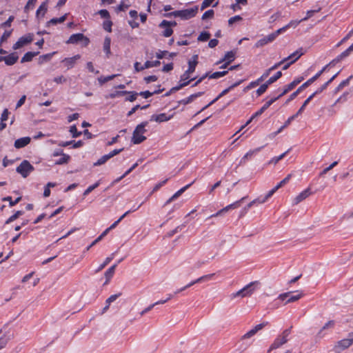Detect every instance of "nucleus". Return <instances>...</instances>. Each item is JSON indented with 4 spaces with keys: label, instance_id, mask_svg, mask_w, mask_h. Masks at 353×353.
Returning <instances> with one entry per match:
<instances>
[{
    "label": "nucleus",
    "instance_id": "42",
    "mask_svg": "<svg viewBox=\"0 0 353 353\" xmlns=\"http://www.w3.org/2000/svg\"><path fill=\"white\" fill-rule=\"evenodd\" d=\"M210 33L209 32L203 31L199 35L197 40L199 41H207L210 38Z\"/></svg>",
    "mask_w": 353,
    "mask_h": 353
},
{
    "label": "nucleus",
    "instance_id": "61",
    "mask_svg": "<svg viewBox=\"0 0 353 353\" xmlns=\"http://www.w3.org/2000/svg\"><path fill=\"white\" fill-rule=\"evenodd\" d=\"M99 181H97L92 185L89 186L83 192V196H86L90 194L92 190L97 188L99 185Z\"/></svg>",
    "mask_w": 353,
    "mask_h": 353
},
{
    "label": "nucleus",
    "instance_id": "57",
    "mask_svg": "<svg viewBox=\"0 0 353 353\" xmlns=\"http://www.w3.org/2000/svg\"><path fill=\"white\" fill-rule=\"evenodd\" d=\"M214 10L212 9H210V10H208L207 11H205L203 15H202V17H201V19L202 20H205L208 18H213L214 17Z\"/></svg>",
    "mask_w": 353,
    "mask_h": 353
},
{
    "label": "nucleus",
    "instance_id": "56",
    "mask_svg": "<svg viewBox=\"0 0 353 353\" xmlns=\"http://www.w3.org/2000/svg\"><path fill=\"white\" fill-rule=\"evenodd\" d=\"M113 259V254L111 256L107 257L104 262L98 268L96 272L101 271Z\"/></svg>",
    "mask_w": 353,
    "mask_h": 353
},
{
    "label": "nucleus",
    "instance_id": "4",
    "mask_svg": "<svg viewBox=\"0 0 353 353\" xmlns=\"http://www.w3.org/2000/svg\"><path fill=\"white\" fill-rule=\"evenodd\" d=\"M17 172L23 178H26L31 172L34 170V167L27 160L23 161L17 168Z\"/></svg>",
    "mask_w": 353,
    "mask_h": 353
},
{
    "label": "nucleus",
    "instance_id": "24",
    "mask_svg": "<svg viewBox=\"0 0 353 353\" xmlns=\"http://www.w3.org/2000/svg\"><path fill=\"white\" fill-rule=\"evenodd\" d=\"M170 116H167L165 113H161L159 114H153L151 116L150 121H155L157 122H163L170 120Z\"/></svg>",
    "mask_w": 353,
    "mask_h": 353
},
{
    "label": "nucleus",
    "instance_id": "50",
    "mask_svg": "<svg viewBox=\"0 0 353 353\" xmlns=\"http://www.w3.org/2000/svg\"><path fill=\"white\" fill-rule=\"evenodd\" d=\"M269 85L265 82L263 83L256 91L257 96H261L263 94L268 88Z\"/></svg>",
    "mask_w": 353,
    "mask_h": 353
},
{
    "label": "nucleus",
    "instance_id": "40",
    "mask_svg": "<svg viewBox=\"0 0 353 353\" xmlns=\"http://www.w3.org/2000/svg\"><path fill=\"white\" fill-rule=\"evenodd\" d=\"M160 64H161V61L159 60H156V61H146L143 64V68L147 69V68H152V67H157V66L160 65Z\"/></svg>",
    "mask_w": 353,
    "mask_h": 353
},
{
    "label": "nucleus",
    "instance_id": "45",
    "mask_svg": "<svg viewBox=\"0 0 353 353\" xmlns=\"http://www.w3.org/2000/svg\"><path fill=\"white\" fill-rule=\"evenodd\" d=\"M113 23H112V21L110 20V19H107V20H105L103 22V28L108 32H112V26Z\"/></svg>",
    "mask_w": 353,
    "mask_h": 353
},
{
    "label": "nucleus",
    "instance_id": "43",
    "mask_svg": "<svg viewBox=\"0 0 353 353\" xmlns=\"http://www.w3.org/2000/svg\"><path fill=\"white\" fill-rule=\"evenodd\" d=\"M228 73V70H223L220 72H215L209 76V79H219L225 76Z\"/></svg>",
    "mask_w": 353,
    "mask_h": 353
},
{
    "label": "nucleus",
    "instance_id": "47",
    "mask_svg": "<svg viewBox=\"0 0 353 353\" xmlns=\"http://www.w3.org/2000/svg\"><path fill=\"white\" fill-rule=\"evenodd\" d=\"M23 214V211L19 210L17 211L15 214H14L12 216H11L9 219H7L6 221V224H9L10 223L14 221L17 219H18L20 216H21Z\"/></svg>",
    "mask_w": 353,
    "mask_h": 353
},
{
    "label": "nucleus",
    "instance_id": "15",
    "mask_svg": "<svg viewBox=\"0 0 353 353\" xmlns=\"http://www.w3.org/2000/svg\"><path fill=\"white\" fill-rule=\"evenodd\" d=\"M195 63L188 64V70L181 76V81L190 79V74L195 71Z\"/></svg>",
    "mask_w": 353,
    "mask_h": 353
},
{
    "label": "nucleus",
    "instance_id": "9",
    "mask_svg": "<svg viewBox=\"0 0 353 353\" xmlns=\"http://www.w3.org/2000/svg\"><path fill=\"white\" fill-rule=\"evenodd\" d=\"M312 194L310 188H307L303 192H301L299 195H297L293 200V205H297L305 199H307L310 195Z\"/></svg>",
    "mask_w": 353,
    "mask_h": 353
},
{
    "label": "nucleus",
    "instance_id": "41",
    "mask_svg": "<svg viewBox=\"0 0 353 353\" xmlns=\"http://www.w3.org/2000/svg\"><path fill=\"white\" fill-rule=\"evenodd\" d=\"M129 92L126 90L115 91L110 93L108 96L106 97V98L114 99L117 97L126 95Z\"/></svg>",
    "mask_w": 353,
    "mask_h": 353
},
{
    "label": "nucleus",
    "instance_id": "29",
    "mask_svg": "<svg viewBox=\"0 0 353 353\" xmlns=\"http://www.w3.org/2000/svg\"><path fill=\"white\" fill-rule=\"evenodd\" d=\"M47 3H48V0H46V1L43 2L40 6L39 7V8L37 9V12H36V17L37 18L39 17V15H40V13L42 12V14H41V17H43L48 10L47 8Z\"/></svg>",
    "mask_w": 353,
    "mask_h": 353
},
{
    "label": "nucleus",
    "instance_id": "19",
    "mask_svg": "<svg viewBox=\"0 0 353 353\" xmlns=\"http://www.w3.org/2000/svg\"><path fill=\"white\" fill-rule=\"evenodd\" d=\"M31 139L29 137H25L18 139L14 142V147L17 149L23 148L30 143Z\"/></svg>",
    "mask_w": 353,
    "mask_h": 353
},
{
    "label": "nucleus",
    "instance_id": "51",
    "mask_svg": "<svg viewBox=\"0 0 353 353\" xmlns=\"http://www.w3.org/2000/svg\"><path fill=\"white\" fill-rule=\"evenodd\" d=\"M2 200L9 201L10 206L12 207V206L15 205L17 203H18L21 200V197L19 196V197L17 198L14 201H13V200H12L11 196H6V197L3 198Z\"/></svg>",
    "mask_w": 353,
    "mask_h": 353
},
{
    "label": "nucleus",
    "instance_id": "18",
    "mask_svg": "<svg viewBox=\"0 0 353 353\" xmlns=\"http://www.w3.org/2000/svg\"><path fill=\"white\" fill-rule=\"evenodd\" d=\"M194 181H192L190 184L185 185V187L180 189L179 191H177L174 195H172L165 203V205H168L172 201L177 199L179 196H180L188 188H189L192 184L194 183Z\"/></svg>",
    "mask_w": 353,
    "mask_h": 353
},
{
    "label": "nucleus",
    "instance_id": "49",
    "mask_svg": "<svg viewBox=\"0 0 353 353\" xmlns=\"http://www.w3.org/2000/svg\"><path fill=\"white\" fill-rule=\"evenodd\" d=\"M119 74H112V75L107 76V77H101L98 79V80L101 84H103L110 80H112L114 78H115Z\"/></svg>",
    "mask_w": 353,
    "mask_h": 353
},
{
    "label": "nucleus",
    "instance_id": "30",
    "mask_svg": "<svg viewBox=\"0 0 353 353\" xmlns=\"http://www.w3.org/2000/svg\"><path fill=\"white\" fill-rule=\"evenodd\" d=\"M335 325L334 321H329L327 323H326L323 327L321 329V330L317 333L316 337L317 338H322L323 337V331L326 329L332 328Z\"/></svg>",
    "mask_w": 353,
    "mask_h": 353
},
{
    "label": "nucleus",
    "instance_id": "11",
    "mask_svg": "<svg viewBox=\"0 0 353 353\" xmlns=\"http://www.w3.org/2000/svg\"><path fill=\"white\" fill-rule=\"evenodd\" d=\"M4 59L3 61L5 62V64L6 65L11 66L17 62L19 56L17 52H12L7 56H4Z\"/></svg>",
    "mask_w": 353,
    "mask_h": 353
},
{
    "label": "nucleus",
    "instance_id": "1",
    "mask_svg": "<svg viewBox=\"0 0 353 353\" xmlns=\"http://www.w3.org/2000/svg\"><path fill=\"white\" fill-rule=\"evenodd\" d=\"M199 7L195 6L191 8H188L185 10H176L174 12L165 13L163 16L168 18H170L172 17H180L182 20H188L190 19L195 17L198 12Z\"/></svg>",
    "mask_w": 353,
    "mask_h": 353
},
{
    "label": "nucleus",
    "instance_id": "28",
    "mask_svg": "<svg viewBox=\"0 0 353 353\" xmlns=\"http://www.w3.org/2000/svg\"><path fill=\"white\" fill-rule=\"evenodd\" d=\"M262 147L261 148H257L254 150H250L248 152H247L244 157L241 159V161H240V163H245V161L250 158H251L254 154H256L257 152H259L261 149Z\"/></svg>",
    "mask_w": 353,
    "mask_h": 353
},
{
    "label": "nucleus",
    "instance_id": "44",
    "mask_svg": "<svg viewBox=\"0 0 353 353\" xmlns=\"http://www.w3.org/2000/svg\"><path fill=\"white\" fill-rule=\"evenodd\" d=\"M2 331L0 330V334H1ZM10 339L6 335L3 334L0 336V350L3 348L7 343H8Z\"/></svg>",
    "mask_w": 353,
    "mask_h": 353
},
{
    "label": "nucleus",
    "instance_id": "3",
    "mask_svg": "<svg viewBox=\"0 0 353 353\" xmlns=\"http://www.w3.org/2000/svg\"><path fill=\"white\" fill-rule=\"evenodd\" d=\"M259 284L258 281H253L245 285L243 288L232 294V298L241 296V298L250 296L255 290V285Z\"/></svg>",
    "mask_w": 353,
    "mask_h": 353
},
{
    "label": "nucleus",
    "instance_id": "31",
    "mask_svg": "<svg viewBox=\"0 0 353 353\" xmlns=\"http://www.w3.org/2000/svg\"><path fill=\"white\" fill-rule=\"evenodd\" d=\"M234 57H235V52H234L232 50L229 51L225 54L224 57L217 63V64L219 63H221L224 61H228V63H231L232 61H234Z\"/></svg>",
    "mask_w": 353,
    "mask_h": 353
},
{
    "label": "nucleus",
    "instance_id": "20",
    "mask_svg": "<svg viewBox=\"0 0 353 353\" xmlns=\"http://www.w3.org/2000/svg\"><path fill=\"white\" fill-rule=\"evenodd\" d=\"M83 39H84L83 34H82V33L73 34L69 37L68 40L66 41V43L77 44L79 42L81 41Z\"/></svg>",
    "mask_w": 353,
    "mask_h": 353
},
{
    "label": "nucleus",
    "instance_id": "10",
    "mask_svg": "<svg viewBox=\"0 0 353 353\" xmlns=\"http://www.w3.org/2000/svg\"><path fill=\"white\" fill-rule=\"evenodd\" d=\"M325 70H326V67H323L314 76H313L312 78H310L307 81H305L304 83H303L301 85V88H303L304 90L305 88H307L309 85H310L312 83H313L315 81H316Z\"/></svg>",
    "mask_w": 353,
    "mask_h": 353
},
{
    "label": "nucleus",
    "instance_id": "38",
    "mask_svg": "<svg viewBox=\"0 0 353 353\" xmlns=\"http://www.w3.org/2000/svg\"><path fill=\"white\" fill-rule=\"evenodd\" d=\"M282 77V72L281 71H278L276 72L275 74H274L272 77L269 78L268 80H267L265 82L270 85L279 79H280Z\"/></svg>",
    "mask_w": 353,
    "mask_h": 353
},
{
    "label": "nucleus",
    "instance_id": "63",
    "mask_svg": "<svg viewBox=\"0 0 353 353\" xmlns=\"http://www.w3.org/2000/svg\"><path fill=\"white\" fill-rule=\"evenodd\" d=\"M268 43H270L268 40H267V38L265 37H264L263 38L259 39L256 43H255V47L256 48H260V47H262L266 44H268Z\"/></svg>",
    "mask_w": 353,
    "mask_h": 353
},
{
    "label": "nucleus",
    "instance_id": "7",
    "mask_svg": "<svg viewBox=\"0 0 353 353\" xmlns=\"http://www.w3.org/2000/svg\"><path fill=\"white\" fill-rule=\"evenodd\" d=\"M352 343L353 342L350 336H349V338L344 339L343 340L338 341L336 344L334 345V350L336 352H339L342 350L348 348Z\"/></svg>",
    "mask_w": 353,
    "mask_h": 353
},
{
    "label": "nucleus",
    "instance_id": "34",
    "mask_svg": "<svg viewBox=\"0 0 353 353\" xmlns=\"http://www.w3.org/2000/svg\"><path fill=\"white\" fill-rule=\"evenodd\" d=\"M146 139V137L143 136V134H133L131 141L134 144H139Z\"/></svg>",
    "mask_w": 353,
    "mask_h": 353
},
{
    "label": "nucleus",
    "instance_id": "33",
    "mask_svg": "<svg viewBox=\"0 0 353 353\" xmlns=\"http://www.w3.org/2000/svg\"><path fill=\"white\" fill-rule=\"evenodd\" d=\"M117 265V264L113 265L105 272V276L106 278L105 284L108 283L110 279L113 276Z\"/></svg>",
    "mask_w": 353,
    "mask_h": 353
},
{
    "label": "nucleus",
    "instance_id": "13",
    "mask_svg": "<svg viewBox=\"0 0 353 353\" xmlns=\"http://www.w3.org/2000/svg\"><path fill=\"white\" fill-rule=\"evenodd\" d=\"M214 275V274H208V275H205V276H201L199 279H196L195 281H193L191 283H190L189 284H188L187 285L184 286L183 288L178 290L176 292V293H179V292L185 290L188 288L191 287L192 285H193L195 283H200V282H201L203 281H205L207 279H209L212 278Z\"/></svg>",
    "mask_w": 353,
    "mask_h": 353
},
{
    "label": "nucleus",
    "instance_id": "54",
    "mask_svg": "<svg viewBox=\"0 0 353 353\" xmlns=\"http://www.w3.org/2000/svg\"><path fill=\"white\" fill-rule=\"evenodd\" d=\"M128 92H129V93L128 94H130V96L125 98V101H130V102L134 101L137 99V97L139 96L138 92H137L135 91H128Z\"/></svg>",
    "mask_w": 353,
    "mask_h": 353
},
{
    "label": "nucleus",
    "instance_id": "52",
    "mask_svg": "<svg viewBox=\"0 0 353 353\" xmlns=\"http://www.w3.org/2000/svg\"><path fill=\"white\" fill-rule=\"evenodd\" d=\"M288 152V150L286 151L285 152L283 153L282 154H281L280 156L279 157H273L268 163V164H274V165H276L280 160H281L285 155Z\"/></svg>",
    "mask_w": 353,
    "mask_h": 353
},
{
    "label": "nucleus",
    "instance_id": "64",
    "mask_svg": "<svg viewBox=\"0 0 353 353\" xmlns=\"http://www.w3.org/2000/svg\"><path fill=\"white\" fill-rule=\"evenodd\" d=\"M98 14L101 16V18L106 19H108L110 18V12L105 9L100 10L98 12Z\"/></svg>",
    "mask_w": 353,
    "mask_h": 353
},
{
    "label": "nucleus",
    "instance_id": "12",
    "mask_svg": "<svg viewBox=\"0 0 353 353\" xmlns=\"http://www.w3.org/2000/svg\"><path fill=\"white\" fill-rule=\"evenodd\" d=\"M245 199V197H243L241 200L237 201L223 208V209H221L219 212H217L216 214L212 215V216H219V215L222 214L223 212H228L230 209H234V208L239 207L241 201H243Z\"/></svg>",
    "mask_w": 353,
    "mask_h": 353
},
{
    "label": "nucleus",
    "instance_id": "59",
    "mask_svg": "<svg viewBox=\"0 0 353 353\" xmlns=\"http://www.w3.org/2000/svg\"><path fill=\"white\" fill-rule=\"evenodd\" d=\"M278 190L277 189H275V187L271 190L270 191H269L268 192V194L265 195V196L263 199H260V203H265L269 198H270Z\"/></svg>",
    "mask_w": 353,
    "mask_h": 353
},
{
    "label": "nucleus",
    "instance_id": "36",
    "mask_svg": "<svg viewBox=\"0 0 353 353\" xmlns=\"http://www.w3.org/2000/svg\"><path fill=\"white\" fill-rule=\"evenodd\" d=\"M177 25V23L175 21H167L163 20L159 24V27L161 28H165V26H168L169 28L175 27Z\"/></svg>",
    "mask_w": 353,
    "mask_h": 353
},
{
    "label": "nucleus",
    "instance_id": "60",
    "mask_svg": "<svg viewBox=\"0 0 353 353\" xmlns=\"http://www.w3.org/2000/svg\"><path fill=\"white\" fill-rule=\"evenodd\" d=\"M165 30L161 32V36L164 37H169L173 34V30L168 26H165Z\"/></svg>",
    "mask_w": 353,
    "mask_h": 353
},
{
    "label": "nucleus",
    "instance_id": "58",
    "mask_svg": "<svg viewBox=\"0 0 353 353\" xmlns=\"http://www.w3.org/2000/svg\"><path fill=\"white\" fill-rule=\"evenodd\" d=\"M292 174H288L285 179H283L277 185L275 186V189L279 190L283 185H285L291 179Z\"/></svg>",
    "mask_w": 353,
    "mask_h": 353
},
{
    "label": "nucleus",
    "instance_id": "17",
    "mask_svg": "<svg viewBox=\"0 0 353 353\" xmlns=\"http://www.w3.org/2000/svg\"><path fill=\"white\" fill-rule=\"evenodd\" d=\"M81 56L79 54L74 55L72 57L65 58L62 62L65 63V66H67L68 69L72 68L77 60L79 59Z\"/></svg>",
    "mask_w": 353,
    "mask_h": 353
},
{
    "label": "nucleus",
    "instance_id": "2",
    "mask_svg": "<svg viewBox=\"0 0 353 353\" xmlns=\"http://www.w3.org/2000/svg\"><path fill=\"white\" fill-rule=\"evenodd\" d=\"M292 328V327L291 326L290 327L284 330L280 334H279L270 346L268 352L276 350L287 343L290 340Z\"/></svg>",
    "mask_w": 353,
    "mask_h": 353
},
{
    "label": "nucleus",
    "instance_id": "14",
    "mask_svg": "<svg viewBox=\"0 0 353 353\" xmlns=\"http://www.w3.org/2000/svg\"><path fill=\"white\" fill-rule=\"evenodd\" d=\"M303 54H304V52L303 51V48H300L293 53H292L290 55H289L288 57H285L283 59V61H293V63L296 62Z\"/></svg>",
    "mask_w": 353,
    "mask_h": 353
},
{
    "label": "nucleus",
    "instance_id": "23",
    "mask_svg": "<svg viewBox=\"0 0 353 353\" xmlns=\"http://www.w3.org/2000/svg\"><path fill=\"white\" fill-rule=\"evenodd\" d=\"M231 88L230 86L225 90H223L215 99H214L212 101H210L208 104H207L205 106H204L201 111H203L204 110L207 109L208 107L212 105L213 103H214L216 101H217L220 98L223 97L224 95L227 94L230 91H231Z\"/></svg>",
    "mask_w": 353,
    "mask_h": 353
},
{
    "label": "nucleus",
    "instance_id": "25",
    "mask_svg": "<svg viewBox=\"0 0 353 353\" xmlns=\"http://www.w3.org/2000/svg\"><path fill=\"white\" fill-rule=\"evenodd\" d=\"M68 14H65L59 18H52L46 22V26L49 27L50 25H57V23H63L66 20Z\"/></svg>",
    "mask_w": 353,
    "mask_h": 353
},
{
    "label": "nucleus",
    "instance_id": "16",
    "mask_svg": "<svg viewBox=\"0 0 353 353\" xmlns=\"http://www.w3.org/2000/svg\"><path fill=\"white\" fill-rule=\"evenodd\" d=\"M205 92H198L196 93L190 95L188 97L179 101L178 103L183 105H187L192 103L195 99L201 97L204 94Z\"/></svg>",
    "mask_w": 353,
    "mask_h": 353
},
{
    "label": "nucleus",
    "instance_id": "55",
    "mask_svg": "<svg viewBox=\"0 0 353 353\" xmlns=\"http://www.w3.org/2000/svg\"><path fill=\"white\" fill-rule=\"evenodd\" d=\"M303 88H301V86L295 91L293 93H292L289 98L287 99V101H285V103H288L290 101H292L293 99H294L297 95L303 90Z\"/></svg>",
    "mask_w": 353,
    "mask_h": 353
},
{
    "label": "nucleus",
    "instance_id": "48",
    "mask_svg": "<svg viewBox=\"0 0 353 353\" xmlns=\"http://www.w3.org/2000/svg\"><path fill=\"white\" fill-rule=\"evenodd\" d=\"M138 166V162L135 163L130 169H128L121 176L117 179L114 181V183H117L120 181L122 179H123L125 176H126L128 174H129L134 169H135Z\"/></svg>",
    "mask_w": 353,
    "mask_h": 353
},
{
    "label": "nucleus",
    "instance_id": "32",
    "mask_svg": "<svg viewBox=\"0 0 353 353\" xmlns=\"http://www.w3.org/2000/svg\"><path fill=\"white\" fill-rule=\"evenodd\" d=\"M262 114H263L262 110L259 109V110L257 112H255V113H254V114H253V115L250 118V119H248V120L247 121V122H246L243 125H242V126H241V128H239V129L236 132H241V130H243V128H244L247 125H248L250 123H251V122H252V121L254 118H256V117H259V116L261 115Z\"/></svg>",
    "mask_w": 353,
    "mask_h": 353
},
{
    "label": "nucleus",
    "instance_id": "6",
    "mask_svg": "<svg viewBox=\"0 0 353 353\" xmlns=\"http://www.w3.org/2000/svg\"><path fill=\"white\" fill-rule=\"evenodd\" d=\"M123 150V148L121 149H115L110 152L109 154H105L102 156L97 162L94 163V166H100L105 163H106L109 159L112 158L113 157L119 154Z\"/></svg>",
    "mask_w": 353,
    "mask_h": 353
},
{
    "label": "nucleus",
    "instance_id": "22",
    "mask_svg": "<svg viewBox=\"0 0 353 353\" xmlns=\"http://www.w3.org/2000/svg\"><path fill=\"white\" fill-rule=\"evenodd\" d=\"M110 45H111V39L110 37L107 36L104 39L103 46V51L105 53L107 58H109L111 55Z\"/></svg>",
    "mask_w": 353,
    "mask_h": 353
},
{
    "label": "nucleus",
    "instance_id": "27",
    "mask_svg": "<svg viewBox=\"0 0 353 353\" xmlns=\"http://www.w3.org/2000/svg\"><path fill=\"white\" fill-rule=\"evenodd\" d=\"M39 52H26L21 59V63L31 61L33 57L37 56Z\"/></svg>",
    "mask_w": 353,
    "mask_h": 353
},
{
    "label": "nucleus",
    "instance_id": "46",
    "mask_svg": "<svg viewBox=\"0 0 353 353\" xmlns=\"http://www.w3.org/2000/svg\"><path fill=\"white\" fill-rule=\"evenodd\" d=\"M148 124V121H144L137 125L132 132H145V127Z\"/></svg>",
    "mask_w": 353,
    "mask_h": 353
},
{
    "label": "nucleus",
    "instance_id": "5",
    "mask_svg": "<svg viewBox=\"0 0 353 353\" xmlns=\"http://www.w3.org/2000/svg\"><path fill=\"white\" fill-rule=\"evenodd\" d=\"M34 39V34L32 33H28L26 35L21 37L18 41L13 45V50H18L23 46L30 43Z\"/></svg>",
    "mask_w": 353,
    "mask_h": 353
},
{
    "label": "nucleus",
    "instance_id": "21",
    "mask_svg": "<svg viewBox=\"0 0 353 353\" xmlns=\"http://www.w3.org/2000/svg\"><path fill=\"white\" fill-rule=\"evenodd\" d=\"M341 72V70L334 74L327 82L323 84L320 88H319L315 92L314 94H319L321 93L324 90H325L327 86L337 77V76Z\"/></svg>",
    "mask_w": 353,
    "mask_h": 353
},
{
    "label": "nucleus",
    "instance_id": "62",
    "mask_svg": "<svg viewBox=\"0 0 353 353\" xmlns=\"http://www.w3.org/2000/svg\"><path fill=\"white\" fill-rule=\"evenodd\" d=\"M350 93L349 92H345L335 102L336 103H341L344 102L347 100V99L350 97Z\"/></svg>",
    "mask_w": 353,
    "mask_h": 353
},
{
    "label": "nucleus",
    "instance_id": "26",
    "mask_svg": "<svg viewBox=\"0 0 353 353\" xmlns=\"http://www.w3.org/2000/svg\"><path fill=\"white\" fill-rule=\"evenodd\" d=\"M57 53V52H52L51 53H48V54H43V55H41L39 57V61H38V63L39 65H42L43 63H46V62H48L50 61L52 57Z\"/></svg>",
    "mask_w": 353,
    "mask_h": 353
},
{
    "label": "nucleus",
    "instance_id": "35",
    "mask_svg": "<svg viewBox=\"0 0 353 353\" xmlns=\"http://www.w3.org/2000/svg\"><path fill=\"white\" fill-rule=\"evenodd\" d=\"M196 79V77H193V78H191L190 79L188 80V81H181V80L179 81V84L176 86H174V88L176 89V91L181 90V88L188 85L191 81H194Z\"/></svg>",
    "mask_w": 353,
    "mask_h": 353
},
{
    "label": "nucleus",
    "instance_id": "37",
    "mask_svg": "<svg viewBox=\"0 0 353 353\" xmlns=\"http://www.w3.org/2000/svg\"><path fill=\"white\" fill-rule=\"evenodd\" d=\"M73 143V148H79L81 146L83 145V142L81 141H79L77 142H74V141H66V142H61L59 143V145H61L63 147H65V146H68L70 144H72Z\"/></svg>",
    "mask_w": 353,
    "mask_h": 353
},
{
    "label": "nucleus",
    "instance_id": "39",
    "mask_svg": "<svg viewBox=\"0 0 353 353\" xmlns=\"http://www.w3.org/2000/svg\"><path fill=\"white\" fill-rule=\"evenodd\" d=\"M316 94H314V92L312 93L303 103V105L301 106V108H299V110H298L296 114H301L302 113L306 105L310 103V101L316 96Z\"/></svg>",
    "mask_w": 353,
    "mask_h": 353
},
{
    "label": "nucleus",
    "instance_id": "8",
    "mask_svg": "<svg viewBox=\"0 0 353 353\" xmlns=\"http://www.w3.org/2000/svg\"><path fill=\"white\" fill-rule=\"evenodd\" d=\"M304 77H299L296 79H295L294 81H292L290 83L285 85L283 87V92L279 94V97H281L283 95L286 94L288 92L293 90L299 83H300L302 81H303Z\"/></svg>",
    "mask_w": 353,
    "mask_h": 353
},
{
    "label": "nucleus",
    "instance_id": "53",
    "mask_svg": "<svg viewBox=\"0 0 353 353\" xmlns=\"http://www.w3.org/2000/svg\"><path fill=\"white\" fill-rule=\"evenodd\" d=\"M320 10H321V8H319L318 9H316V10H308L306 13V17L303 18L301 19V21H307L308 19L312 17L315 13L319 12Z\"/></svg>",
    "mask_w": 353,
    "mask_h": 353
}]
</instances>
